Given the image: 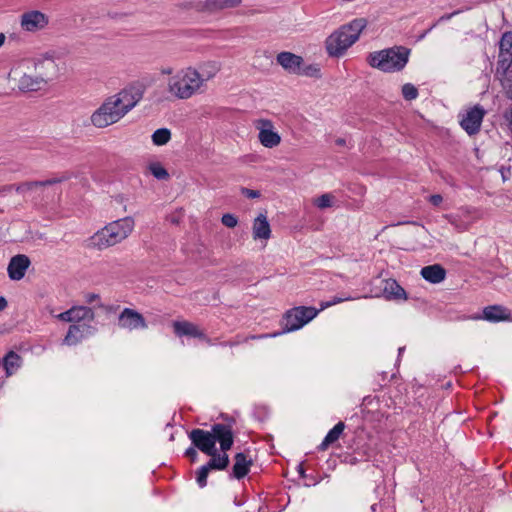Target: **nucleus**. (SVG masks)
<instances>
[{"label":"nucleus","instance_id":"obj_56","mask_svg":"<svg viewBox=\"0 0 512 512\" xmlns=\"http://www.w3.org/2000/svg\"><path fill=\"white\" fill-rule=\"evenodd\" d=\"M336 144L339 145V146H343V145H345V140L342 139V138H338L336 140Z\"/></svg>","mask_w":512,"mask_h":512},{"label":"nucleus","instance_id":"obj_1","mask_svg":"<svg viewBox=\"0 0 512 512\" xmlns=\"http://www.w3.org/2000/svg\"><path fill=\"white\" fill-rule=\"evenodd\" d=\"M410 49L404 46H394L370 53L367 61L373 68L391 73L401 71L407 64Z\"/></svg>","mask_w":512,"mask_h":512},{"label":"nucleus","instance_id":"obj_42","mask_svg":"<svg viewBox=\"0 0 512 512\" xmlns=\"http://www.w3.org/2000/svg\"><path fill=\"white\" fill-rule=\"evenodd\" d=\"M57 318L65 322H73L71 309L57 315Z\"/></svg>","mask_w":512,"mask_h":512},{"label":"nucleus","instance_id":"obj_3","mask_svg":"<svg viewBox=\"0 0 512 512\" xmlns=\"http://www.w3.org/2000/svg\"><path fill=\"white\" fill-rule=\"evenodd\" d=\"M204 82L205 79L200 72L188 67L168 80L167 91L178 99H189L202 87Z\"/></svg>","mask_w":512,"mask_h":512},{"label":"nucleus","instance_id":"obj_50","mask_svg":"<svg viewBox=\"0 0 512 512\" xmlns=\"http://www.w3.org/2000/svg\"><path fill=\"white\" fill-rule=\"evenodd\" d=\"M350 299H351L350 297H345V298L335 297L331 304H338V303H341V302H343L345 300H350Z\"/></svg>","mask_w":512,"mask_h":512},{"label":"nucleus","instance_id":"obj_7","mask_svg":"<svg viewBox=\"0 0 512 512\" xmlns=\"http://www.w3.org/2000/svg\"><path fill=\"white\" fill-rule=\"evenodd\" d=\"M318 311L313 307L299 306L288 310L284 315L283 332H291L300 329L313 318Z\"/></svg>","mask_w":512,"mask_h":512},{"label":"nucleus","instance_id":"obj_40","mask_svg":"<svg viewBox=\"0 0 512 512\" xmlns=\"http://www.w3.org/2000/svg\"><path fill=\"white\" fill-rule=\"evenodd\" d=\"M221 222L228 228H234L238 224V219L233 214L227 213L222 216Z\"/></svg>","mask_w":512,"mask_h":512},{"label":"nucleus","instance_id":"obj_17","mask_svg":"<svg viewBox=\"0 0 512 512\" xmlns=\"http://www.w3.org/2000/svg\"><path fill=\"white\" fill-rule=\"evenodd\" d=\"M211 431L214 437V442H219L222 452H227L232 448L234 443V433L231 426L218 423L212 425Z\"/></svg>","mask_w":512,"mask_h":512},{"label":"nucleus","instance_id":"obj_30","mask_svg":"<svg viewBox=\"0 0 512 512\" xmlns=\"http://www.w3.org/2000/svg\"><path fill=\"white\" fill-rule=\"evenodd\" d=\"M73 322L80 324L81 321H93L94 311L86 306H75L71 308Z\"/></svg>","mask_w":512,"mask_h":512},{"label":"nucleus","instance_id":"obj_21","mask_svg":"<svg viewBox=\"0 0 512 512\" xmlns=\"http://www.w3.org/2000/svg\"><path fill=\"white\" fill-rule=\"evenodd\" d=\"M277 63L281 65L289 73L297 74L300 72V66L304 61L301 56L291 52H281L276 57Z\"/></svg>","mask_w":512,"mask_h":512},{"label":"nucleus","instance_id":"obj_58","mask_svg":"<svg viewBox=\"0 0 512 512\" xmlns=\"http://www.w3.org/2000/svg\"><path fill=\"white\" fill-rule=\"evenodd\" d=\"M376 506H377V504H373V505L371 506V510H372V512H375V511H376Z\"/></svg>","mask_w":512,"mask_h":512},{"label":"nucleus","instance_id":"obj_34","mask_svg":"<svg viewBox=\"0 0 512 512\" xmlns=\"http://www.w3.org/2000/svg\"><path fill=\"white\" fill-rule=\"evenodd\" d=\"M220 70V65L216 62H208L202 67L201 76L205 81L212 79Z\"/></svg>","mask_w":512,"mask_h":512},{"label":"nucleus","instance_id":"obj_4","mask_svg":"<svg viewBox=\"0 0 512 512\" xmlns=\"http://www.w3.org/2000/svg\"><path fill=\"white\" fill-rule=\"evenodd\" d=\"M34 69L31 59H23L12 67L8 79L14 85H17L21 91H38L44 85L42 84V78L37 76Z\"/></svg>","mask_w":512,"mask_h":512},{"label":"nucleus","instance_id":"obj_38","mask_svg":"<svg viewBox=\"0 0 512 512\" xmlns=\"http://www.w3.org/2000/svg\"><path fill=\"white\" fill-rule=\"evenodd\" d=\"M501 53L506 52L512 55V32L505 33L500 40Z\"/></svg>","mask_w":512,"mask_h":512},{"label":"nucleus","instance_id":"obj_18","mask_svg":"<svg viewBox=\"0 0 512 512\" xmlns=\"http://www.w3.org/2000/svg\"><path fill=\"white\" fill-rule=\"evenodd\" d=\"M31 261L27 255L17 254L10 259L7 267L8 276L11 280L19 281L29 268Z\"/></svg>","mask_w":512,"mask_h":512},{"label":"nucleus","instance_id":"obj_31","mask_svg":"<svg viewBox=\"0 0 512 512\" xmlns=\"http://www.w3.org/2000/svg\"><path fill=\"white\" fill-rule=\"evenodd\" d=\"M365 26H366V20L361 18V19H355L350 24L344 25L341 28L343 30H345V32L348 33V35H356V41H357L361 31L365 28Z\"/></svg>","mask_w":512,"mask_h":512},{"label":"nucleus","instance_id":"obj_53","mask_svg":"<svg viewBox=\"0 0 512 512\" xmlns=\"http://www.w3.org/2000/svg\"><path fill=\"white\" fill-rule=\"evenodd\" d=\"M6 36L4 33H0V47L5 43Z\"/></svg>","mask_w":512,"mask_h":512},{"label":"nucleus","instance_id":"obj_43","mask_svg":"<svg viewBox=\"0 0 512 512\" xmlns=\"http://www.w3.org/2000/svg\"><path fill=\"white\" fill-rule=\"evenodd\" d=\"M185 455L190 458L191 461H195L198 453L194 447H190L186 450Z\"/></svg>","mask_w":512,"mask_h":512},{"label":"nucleus","instance_id":"obj_25","mask_svg":"<svg viewBox=\"0 0 512 512\" xmlns=\"http://www.w3.org/2000/svg\"><path fill=\"white\" fill-rule=\"evenodd\" d=\"M420 274L426 281L437 284L445 279L446 270L440 264H434L423 267Z\"/></svg>","mask_w":512,"mask_h":512},{"label":"nucleus","instance_id":"obj_6","mask_svg":"<svg viewBox=\"0 0 512 512\" xmlns=\"http://www.w3.org/2000/svg\"><path fill=\"white\" fill-rule=\"evenodd\" d=\"M69 177L63 175L61 177H54L44 181H26L15 186V191L22 194L24 197L29 198L31 201L38 203L47 200L50 195L46 188L55 184L62 183L68 180Z\"/></svg>","mask_w":512,"mask_h":512},{"label":"nucleus","instance_id":"obj_12","mask_svg":"<svg viewBox=\"0 0 512 512\" xmlns=\"http://www.w3.org/2000/svg\"><path fill=\"white\" fill-rule=\"evenodd\" d=\"M486 111L480 105H475L469 109L463 119L460 121L461 127L468 135H476L480 131V127Z\"/></svg>","mask_w":512,"mask_h":512},{"label":"nucleus","instance_id":"obj_29","mask_svg":"<svg viewBox=\"0 0 512 512\" xmlns=\"http://www.w3.org/2000/svg\"><path fill=\"white\" fill-rule=\"evenodd\" d=\"M345 429L344 422H338L326 435L323 442L320 444L319 449L321 451H325L331 444L336 442L340 435L343 433Z\"/></svg>","mask_w":512,"mask_h":512},{"label":"nucleus","instance_id":"obj_20","mask_svg":"<svg viewBox=\"0 0 512 512\" xmlns=\"http://www.w3.org/2000/svg\"><path fill=\"white\" fill-rule=\"evenodd\" d=\"M95 330V327L85 323L70 325L64 338V343L67 345H76L84 337L94 334Z\"/></svg>","mask_w":512,"mask_h":512},{"label":"nucleus","instance_id":"obj_26","mask_svg":"<svg viewBox=\"0 0 512 512\" xmlns=\"http://www.w3.org/2000/svg\"><path fill=\"white\" fill-rule=\"evenodd\" d=\"M483 318L490 322L510 320V313L500 305L487 306L483 310Z\"/></svg>","mask_w":512,"mask_h":512},{"label":"nucleus","instance_id":"obj_16","mask_svg":"<svg viewBox=\"0 0 512 512\" xmlns=\"http://www.w3.org/2000/svg\"><path fill=\"white\" fill-rule=\"evenodd\" d=\"M119 326L124 329L135 330V329H146L148 327L145 318L138 311L125 308L120 313L119 318Z\"/></svg>","mask_w":512,"mask_h":512},{"label":"nucleus","instance_id":"obj_13","mask_svg":"<svg viewBox=\"0 0 512 512\" xmlns=\"http://www.w3.org/2000/svg\"><path fill=\"white\" fill-rule=\"evenodd\" d=\"M256 128L259 130L258 139L266 148H273L280 144V135L273 131V124L270 120L260 119L256 121Z\"/></svg>","mask_w":512,"mask_h":512},{"label":"nucleus","instance_id":"obj_14","mask_svg":"<svg viewBox=\"0 0 512 512\" xmlns=\"http://www.w3.org/2000/svg\"><path fill=\"white\" fill-rule=\"evenodd\" d=\"M241 3L242 0H204L195 2L193 7L197 12L214 14L225 9L236 8Z\"/></svg>","mask_w":512,"mask_h":512},{"label":"nucleus","instance_id":"obj_33","mask_svg":"<svg viewBox=\"0 0 512 512\" xmlns=\"http://www.w3.org/2000/svg\"><path fill=\"white\" fill-rule=\"evenodd\" d=\"M171 139V132L167 128L157 129L152 134V142L154 145L162 146L167 144Z\"/></svg>","mask_w":512,"mask_h":512},{"label":"nucleus","instance_id":"obj_2","mask_svg":"<svg viewBox=\"0 0 512 512\" xmlns=\"http://www.w3.org/2000/svg\"><path fill=\"white\" fill-rule=\"evenodd\" d=\"M134 228V219L132 217H124L107 224L98 231L93 237L94 246L103 250L114 246L126 239Z\"/></svg>","mask_w":512,"mask_h":512},{"label":"nucleus","instance_id":"obj_36","mask_svg":"<svg viewBox=\"0 0 512 512\" xmlns=\"http://www.w3.org/2000/svg\"><path fill=\"white\" fill-rule=\"evenodd\" d=\"M333 200H334V196L327 193V194H322L318 198L314 199L313 203L319 209H326V208L332 207Z\"/></svg>","mask_w":512,"mask_h":512},{"label":"nucleus","instance_id":"obj_11","mask_svg":"<svg viewBox=\"0 0 512 512\" xmlns=\"http://www.w3.org/2000/svg\"><path fill=\"white\" fill-rule=\"evenodd\" d=\"M32 65L35 67L34 72L39 78H42V84L46 85L48 81L57 77L59 69L52 57H43L39 59H31Z\"/></svg>","mask_w":512,"mask_h":512},{"label":"nucleus","instance_id":"obj_44","mask_svg":"<svg viewBox=\"0 0 512 512\" xmlns=\"http://www.w3.org/2000/svg\"><path fill=\"white\" fill-rule=\"evenodd\" d=\"M443 201V198L440 194H434V195H431L430 196V202L434 205V206H438L442 203Z\"/></svg>","mask_w":512,"mask_h":512},{"label":"nucleus","instance_id":"obj_52","mask_svg":"<svg viewBox=\"0 0 512 512\" xmlns=\"http://www.w3.org/2000/svg\"><path fill=\"white\" fill-rule=\"evenodd\" d=\"M298 471H299L300 476H301L302 478H305V476H306V475H305V470H304V468H303V466H302V465H300V466H299Z\"/></svg>","mask_w":512,"mask_h":512},{"label":"nucleus","instance_id":"obj_15","mask_svg":"<svg viewBox=\"0 0 512 512\" xmlns=\"http://www.w3.org/2000/svg\"><path fill=\"white\" fill-rule=\"evenodd\" d=\"M189 438L194 447L204 454H211L216 449L212 431H206L199 428L193 429L189 433Z\"/></svg>","mask_w":512,"mask_h":512},{"label":"nucleus","instance_id":"obj_8","mask_svg":"<svg viewBox=\"0 0 512 512\" xmlns=\"http://www.w3.org/2000/svg\"><path fill=\"white\" fill-rule=\"evenodd\" d=\"M355 42L356 35H348L345 30L340 28L326 39V49L330 56L338 57Z\"/></svg>","mask_w":512,"mask_h":512},{"label":"nucleus","instance_id":"obj_32","mask_svg":"<svg viewBox=\"0 0 512 512\" xmlns=\"http://www.w3.org/2000/svg\"><path fill=\"white\" fill-rule=\"evenodd\" d=\"M147 169L158 180H168L170 175L166 168L160 162H151Z\"/></svg>","mask_w":512,"mask_h":512},{"label":"nucleus","instance_id":"obj_9","mask_svg":"<svg viewBox=\"0 0 512 512\" xmlns=\"http://www.w3.org/2000/svg\"><path fill=\"white\" fill-rule=\"evenodd\" d=\"M112 97H115L114 100L126 115L143 98V89L137 86H129L112 95Z\"/></svg>","mask_w":512,"mask_h":512},{"label":"nucleus","instance_id":"obj_39","mask_svg":"<svg viewBox=\"0 0 512 512\" xmlns=\"http://www.w3.org/2000/svg\"><path fill=\"white\" fill-rule=\"evenodd\" d=\"M211 469L204 465L197 471L196 481L200 487H205L207 485V478Z\"/></svg>","mask_w":512,"mask_h":512},{"label":"nucleus","instance_id":"obj_28","mask_svg":"<svg viewBox=\"0 0 512 512\" xmlns=\"http://www.w3.org/2000/svg\"><path fill=\"white\" fill-rule=\"evenodd\" d=\"M22 364V358L14 351H9L3 358V366L7 376H11Z\"/></svg>","mask_w":512,"mask_h":512},{"label":"nucleus","instance_id":"obj_45","mask_svg":"<svg viewBox=\"0 0 512 512\" xmlns=\"http://www.w3.org/2000/svg\"><path fill=\"white\" fill-rule=\"evenodd\" d=\"M16 185H4L0 186V195L3 193L11 192L13 189H15Z\"/></svg>","mask_w":512,"mask_h":512},{"label":"nucleus","instance_id":"obj_37","mask_svg":"<svg viewBox=\"0 0 512 512\" xmlns=\"http://www.w3.org/2000/svg\"><path fill=\"white\" fill-rule=\"evenodd\" d=\"M402 95L405 100H414L418 97V89L413 84L406 83L402 86Z\"/></svg>","mask_w":512,"mask_h":512},{"label":"nucleus","instance_id":"obj_41","mask_svg":"<svg viewBox=\"0 0 512 512\" xmlns=\"http://www.w3.org/2000/svg\"><path fill=\"white\" fill-rule=\"evenodd\" d=\"M241 193L244 196H246L247 198H251V199L259 198L260 197V191L252 190V189L245 188V187L241 188Z\"/></svg>","mask_w":512,"mask_h":512},{"label":"nucleus","instance_id":"obj_35","mask_svg":"<svg viewBox=\"0 0 512 512\" xmlns=\"http://www.w3.org/2000/svg\"><path fill=\"white\" fill-rule=\"evenodd\" d=\"M297 75L319 78L321 76L320 67L317 64H310L307 66L301 65L300 72H298Z\"/></svg>","mask_w":512,"mask_h":512},{"label":"nucleus","instance_id":"obj_46","mask_svg":"<svg viewBox=\"0 0 512 512\" xmlns=\"http://www.w3.org/2000/svg\"><path fill=\"white\" fill-rule=\"evenodd\" d=\"M7 306H8L7 300L3 296H0V312L3 311L4 309H6Z\"/></svg>","mask_w":512,"mask_h":512},{"label":"nucleus","instance_id":"obj_49","mask_svg":"<svg viewBox=\"0 0 512 512\" xmlns=\"http://www.w3.org/2000/svg\"><path fill=\"white\" fill-rule=\"evenodd\" d=\"M193 5H195V3L187 2V3L181 4L180 7L183 9H194Z\"/></svg>","mask_w":512,"mask_h":512},{"label":"nucleus","instance_id":"obj_48","mask_svg":"<svg viewBox=\"0 0 512 512\" xmlns=\"http://www.w3.org/2000/svg\"><path fill=\"white\" fill-rule=\"evenodd\" d=\"M98 299H99V295L98 294H94V293L93 294H89L88 298H87V302L92 303V302H94V301H96Z\"/></svg>","mask_w":512,"mask_h":512},{"label":"nucleus","instance_id":"obj_23","mask_svg":"<svg viewBox=\"0 0 512 512\" xmlns=\"http://www.w3.org/2000/svg\"><path fill=\"white\" fill-rule=\"evenodd\" d=\"M383 295L387 300H406L407 293L395 279L384 280Z\"/></svg>","mask_w":512,"mask_h":512},{"label":"nucleus","instance_id":"obj_54","mask_svg":"<svg viewBox=\"0 0 512 512\" xmlns=\"http://www.w3.org/2000/svg\"><path fill=\"white\" fill-rule=\"evenodd\" d=\"M238 343H239L238 341H229V342L223 343V345L232 347V346L237 345Z\"/></svg>","mask_w":512,"mask_h":512},{"label":"nucleus","instance_id":"obj_5","mask_svg":"<svg viewBox=\"0 0 512 512\" xmlns=\"http://www.w3.org/2000/svg\"><path fill=\"white\" fill-rule=\"evenodd\" d=\"M115 97H107L103 103L92 113L91 124L99 129L106 128L120 121L125 114L122 112Z\"/></svg>","mask_w":512,"mask_h":512},{"label":"nucleus","instance_id":"obj_27","mask_svg":"<svg viewBox=\"0 0 512 512\" xmlns=\"http://www.w3.org/2000/svg\"><path fill=\"white\" fill-rule=\"evenodd\" d=\"M208 456H210V460L207 462V466L211 469V470H224L228 467L229 463H230V460H229V456L226 454V452H223V454H220L217 450V448L215 449V451L211 454H207Z\"/></svg>","mask_w":512,"mask_h":512},{"label":"nucleus","instance_id":"obj_57","mask_svg":"<svg viewBox=\"0 0 512 512\" xmlns=\"http://www.w3.org/2000/svg\"><path fill=\"white\" fill-rule=\"evenodd\" d=\"M125 15H126V14H117V13H115V14H110V13H109V16H110L111 18H116V17H118V16L123 17V16H125Z\"/></svg>","mask_w":512,"mask_h":512},{"label":"nucleus","instance_id":"obj_55","mask_svg":"<svg viewBox=\"0 0 512 512\" xmlns=\"http://www.w3.org/2000/svg\"><path fill=\"white\" fill-rule=\"evenodd\" d=\"M172 72H173V69H172V68H165V69H162V73H163V74H168V75H170V74H172Z\"/></svg>","mask_w":512,"mask_h":512},{"label":"nucleus","instance_id":"obj_47","mask_svg":"<svg viewBox=\"0 0 512 512\" xmlns=\"http://www.w3.org/2000/svg\"><path fill=\"white\" fill-rule=\"evenodd\" d=\"M267 336L268 335H250L248 337H245L243 341L246 342L249 339L255 340V339L264 338V337H267Z\"/></svg>","mask_w":512,"mask_h":512},{"label":"nucleus","instance_id":"obj_24","mask_svg":"<svg viewBox=\"0 0 512 512\" xmlns=\"http://www.w3.org/2000/svg\"><path fill=\"white\" fill-rule=\"evenodd\" d=\"M253 238L255 240H268L271 237V227L267 220V216L260 213L253 221Z\"/></svg>","mask_w":512,"mask_h":512},{"label":"nucleus","instance_id":"obj_19","mask_svg":"<svg viewBox=\"0 0 512 512\" xmlns=\"http://www.w3.org/2000/svg\"><path fill=\"white\" fill-rule=\"evenodd\" d=\"M48 17L37 10L29 11L21 16V26L26 31H36L48 25Z\"/></svg>","mask_w":512,"mask_h":512},{"label":"nucleus","instance_id":"obj_51","mask_svg":"<svg viewBox=\"0 0 512 512\" xmlns=\"http://www.w3.org/2000/svg\"><path fill=\"white\" fill-rule=\"evenodd\" d=\"M457 13H458V11H455V12H453V13H450V14L444 15V16H442V17L440 18V20H448V19H450L452 16H454V15H455V14H457Z\"/></svg>","mask_w":512,"mask_h":512},{"label":"nucleus","instance_id":"obj_10","mask_svg":"<svg viewBox=\"0 0 512 512\" xmlns=\"http://www.w3.org/2000/svg\"><path fill=\"white\" fill-rule=\"evenodd\" d=\"M173 332L177 337H192L198 338L211 345L212 340L205 334V332L195 323L183 320L174 321L172 323Z\"/></svg>","mask_w":512,"mask_h":512},{"label":"nucleus","instance_id":"obj_22","mask_svg":"<svg viewBox=\"0 0 512 512\" xmlns=\"http://www.w3.org/2000/svg\"><path fill=\"white\" fill-rule=\"evenodd\" d=\"M253 461L246 454L240 452L234 456V464L232 467V477L236 479L244 478L250 471Z\"/></svg>","mask_w":512,"mask_h":512}]
</instances>
